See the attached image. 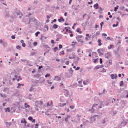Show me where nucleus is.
Masks as SVG:
<instances>
[{"mask_svg":"<svg viewBox=\"0 0 128 128\" xmlns=\"http://www.w3.org/2000/svg\"><path fill=\"white\" fill-rule=\"evenodd\" d=\"M82 37V36L81 35L79 36L76 37V39L77 41L80 42L81 43L84 42L81 39V38Z\"/></svg>","mask_w":128,"mask_h":128,"instance_id":"1","label":"nucleus"},{"mask_svg":"<svg viewBox=\"0 0 128 128\" xmlns=\"http://www.w3.org/2000/svg\"><path fill=\"white\" fill-rule=\"evenodd\" d=\"M96 116L98 117V115H95L92 117H91L90 119V123H92L93 122L95 121L96 120V118H95Z\"/></svg>","mask_w":128,"mask_h":128,"instance_id":"2","label":"nucleus"},{"mask_svg":"<svg viewBox=\"0 0 128 128\" xmlns=\"http://www.w3.org/2000/svg\"><path fill=\"white\" fill-rule=\"evenodd\" d=\"M98 104H94L92 107L93 109L95 110L96 109H98L102 108V106H98Z\"/></svg>","mask_w":128,"mask_h":128,"instance_id":"3","label":"nucleus"},{"mask_svg":"<svg viewBox=\"0 0 128 128\" xmlns=\"http://www.w3.org/2000/svg\"><path fill=\"white\" fill-rule=\"evenodd\" d=\"M14 13V14L15 15H17V16H18L19 15H20V16H19V17L20 18L21 17V16L20 15H22L21 13L19 11H16V12L15 11Z\"/></svg>","mask_w":128,"mask_h":128,"instance_id":"4","label":"nucleus"},{"mask_svg":"<svg viewBox=\"0 0 128 128\" xmlns=\"http://www.w3.org/2000/svg\"><path fill=\"white\" fill-rule=\"evenodd\" d=\"M111 53L110 52H108L105 54V57L107 59L110 58L111 56Z\"/></svg>","mask_w":128,"mask_h":128,"instance_id":"5","label":"nucleus"},{"mask_svg":"<svg viewBox=\"0 0 128 128\" xmlns=\"http://www.w3.org/2000/svg\"><path fill=\"white\" fill-rule=\"evenodd\" d=\"M76 116L77 118V120H74V121L76 123L79 122L80 120V118L81 117V116H80L78 114H77Z\"/></svg>","mask_w":128,"mask_h":128,"instance_id":"6","label":"nucleus"},{"mask_svg":"<svg viewBox=\"0 0 128 128\" xmlns=\"http://www.w3.org/2000/svg\"><path fill=\"white\" fill-rule=\"evenodd\" d=\"M110 76L111 77L112 79H113L114 78L116 79V78L117 77V76L116 74H112L110 75Z\"/></svg>","mask_w":128,"mask_h":128,"instance_id":"7","label":"nucleus"},{"mask_svg":"<svg viewBox=\"0 0 128 128\" xmlns=\"http://www.w3.org/2000/svg\"><path fill=\"white\" fill-rule=\"evenodd\" d=\"M4 124L6 125V127L8 128H9V126L11 124V122H5Z\"/></svg>","mask_w":128,"mask_h":128,"instance_id":"8","label":"nucleus"},{"mask_svg":"<svg viewBox=\"0 0 128 128\" xmlns=\"http://www.w3.org/2000/svg\"><path fill=\"white\" fill-rule=\"evenodd\" d=\"M64 90V95L66 96H68L69 94V91L67 90Z\"/></svg>","mask_w":128,"mask_h":128,"instance_id":"9","label":"nucleus"},{"mask_svg":"<svg viewBox=\"0 0 128 128\" xmlns=\"http://www.w3.org/2000/svg\"><path fill=\"white\" fill-rule=\"evenodd\" d=\"M43 104V102L41 101H36V106L38 105V104L39 105H41L42 104Z\"/></svg>","mask_w":128,"mask_h":128,"instance_id":"10","label":"nucleus"},{"mask_svg":"<svg viewBox=\"0 0 128 128\" xmlns=\"http://www.w3.org/2000/svg\"><path fill=\"white\" fill-rule=\"evenodd\" d=\"M97 42L98 43V45L99 46H101L102 45V44L101 43L102 41L100 39H98Z\"/></svg>","mask_w":128,"mask_h":128,"instance_id":"11","label":"nucleus"},{"mask_svg":"<svg viewBox=\"0 0 128 128\" xmlns=\"http://www.w3.org/2000/svg\"><path fill=\"white\" fill-rule=\"evenodd\" d=\"M18 86H17V88H20V87L21 86H23L24 85V84H20L18 83Z\"/></svg>","mask_w":128,"mask_h":128,"instance_id":"12","label":"nucleus"},{"mask_svg":"<svg viewBox=\"0 0 128 128\" xmlns=\"http://www.w3.org/2000/svg\"><path fill=\"white\" fill-rule=\"evenodd\" d=\"M21 122L22 123H24L25 125H26V124L27 123L26 122V121L25 119L24 118H22V119Z\"/></svg>","mask_w":128,"mask_h":128,"instance_id":"13","label":"nucleus"},{"mask_svg":"<svg viewBox=\"0 0 128 128\" xmlns=\"http://www.w3.org/2000/svg\"><path fill=\"white\" fill-rule=\"evenodd\" d=\"M66 104V103L63 104H61V103H60L58 104V106L60 107H62L65 106Z\"/></svg>","mask_w":128,"mask_h":128,"instance_id":"14","label":"nucleus"},{"mask_svg":"<svg viewBox=\"0 0 128 128\" xmlns=\"http://www.w3.org/2000/svg\"><path fill=\"white\" fill-rule=\"evenodd\" d=\"M88 80H86L84 81L83 82V84L84 85H86L88 84Z\"/></svg>","mask_w":128,"mask_h":128,"instance_id":"15","label":"nucleus"},{"mask_svg":"<svg viewBox=\"0 0 128 128\" xmlns=\"http://www.w3.org/2000/svg\"><path fill=\"white\" fill-rule=\"evenodd\" d=\"M58 20V21L60 22L61 21L64 22V19L62 17H60V18Z\"/></svg>","mask_w":128,"mask_h":128,"instance_id":"16","label":"nucleus"},{"mask_svg":"<svg viewBox=\"0 0 128 128\" xmlns=\"http://www.w3.org/2000/svg\"><path fill=\"white\" fill-rule=\"evenodd\" d=\"M94 8H96V9H98V4L97 3H96L94 4Z\"/></svg>","mask_w":128,"mask_h":128,"instance_id":"17","label":"nucleus"},{"mask_svg":"<svg viewBox=\"0 0 128 128\" xmlns=\"http://www.w3.org/2000/svg\"><path fill=\"white\" fill-rule=\"evenodd\" d=\"M77 42H72V44H71V46H72L73 47H74L75 45V44H76Z\"/></svg>","mask_w":128,"mask_h":128,"instance_id":"18","label":"nucleus"},{"mask_svg":"<svg viewBox=\"0 0 128 128\" xmlns=\"http://www.w3.org/2000/svg\"><path fill=\"white\" fill-rule=\"evenodd\" d=\"M76 32H78L80 34H81L82 33V32L80 30V29L79 28H78L76 29Z\"/></svg>","mask_w":128,"mask_h":128,"instance_id":"19","label":"nucleus"},{"mask_svg":"<svg viewBox=\"0 0 128 128\" xmlns=\"http://www.w3.org/2000/svg\"><path fill=\"white\" fill-rule=\"evenodd\" d=\"M92 60H93V62L94 63H96L98 62V59L97 58L96 59H93Z\"/></svg>","mask_w":128,"mask_h":128,"instance_id":"20","label":"nucleus"},{"mask_svg":"<svg viewBox=\"0 0 128 128\" xmlns=\"http://www.w3.org/2000/svg\"><path fill=\"white\" fill-rule=\"evenodd\" d=\"M70 117V115H68L67 116L66 118L65 119V120L66 122H68V118H69Z\"/></svg>","mask_w":128,"mask_h":128,"instance_id":"21","label":"nucleus"},{"mask_svg":"<svg viewBox=\"0 0 128 128\" xmlns=\"http://www.w3.org/2000/svg\"><path fill=\"white\" fill-rule=\"evenodd\" d=\"M24 106L26 108H29L30 107V106L29 105L27 104L26 103H24Z\"/></svg>","mask_w":128,"mask_h":128,"instance_id":"22","label":"nucleus"},{"mask_svg":"<svg viewBox=\"0 0 128 128\" xmlns=\"http://www.w3.org/2000/svg\"><path fill=\"white\" fill-rule=\"evenodd\" d=\"M114 47L113 45L111 44L110 45V46H108V49H110L111 48H113Z\"/></svg>","mask_w":128,"mask_h":128,"instance_id":"23","label":"nucleus"},{"mask_svg":"<svg viewBox=\"0 0 128 128\" xmlns=\"http://www.w3.org/2000/svg\"><path fill=\"white\" fill-rule=\"evenodd\" d=\"M58 27V26L56 24H54L53 25V27L54 28H56Z\"/></svg>","mask_w":128,"mask_h":128,"instance_id":"24","label":"nucleus"},{"mask_svg":"<svg viewBox=\"0 0 128 128\" xmlns=\"http://www.w3.org/2000/svg\"><path fill=\"white\" fill-rule=\"evenodd\" d=\"M58 48L57 47H55L53 49L54 51V52H56L58 50Z\"/></svg>","mask_w":128,"mask_h":128,"instance_id":"25","label":"nucleus"},{"mask_svg":"<svg viewBox=\"0 0 128 128\" xmlns=\"http://www.w3.org/2000/svg\"><path fill=\"white\" fill-rule=\"evenodd\" d=\"M7 43L6 42H4L2 44L4 46H6L7 45Z\"/></svg>","mask_w":128,"mask_h":128,"instance_id":"26","label":"nucleus"},{"mask_svg":"<svg viewBox=\"0 0 128 128\" xmlns=\"http://www.w3.org/2000/svg\"><path fill=\"white\" fill-rule=\"evenodd\" d=\"M21 48V46H16V48L18 50H20Z\"/></svg>","mask_w":128,"mask_h":128,"instance_id":"27","label":"nucleus"},{"mask_svg":"<svg viewBox=\"0 0 128 128\" xmlns=\"http://www.w3.org/2000/svg\"><path fill=\"white\" fill-rule=\"evenodd\" d=\"M62 53L61 52H60L59 53V54L60 55H61V54H62L63 55H64V51L63 50H62Z\"/></svg>","mask_w":128,"mask_h":128,"instance_id":"28","label":"nucleus"},{"mask_svg":"<svg viewBox=\"0 0 128 128\" xmlns=\"http://www.w3.org/2000/svg\"><path fill=\"white\" fill-rule=\"evenodd\" d=\"M40 33V32H36L35 34V35H36V37H37L38 36V34H39Z\"/></svg>","mask_w":128,"mask_h":128,"instance_id":"29","label":"nucleus"},{"mask_svg":"<svg viewBox=\"0 0 128 128\" xmlns=\"http://www.w3.org/2000/svg\"><path fill=\"white\" fill-rule=\"evenodd\" d=\"M100 66H96L95 68L96 69H98L99 68H100Z\"/></svg>","mask_w":128,"mask_h":128,"instance_id":"30","label":"nucleus"},{"mask_svg":"<svg viewBox=\"0 0 128 128\" xmlns=\"http://www.w3.org/2000/svg\"><path fill=\"white\" fill-rule=\"evenodd\" d=\"M100 34V32L99 31L97 32L96 33V36L99 35Z\"/></svg>","mask_w":128,"mask_h":128,"instance_id":"31","label":"nucleus"},{"mask_svg":"<svg viewBox=\"0 0 128 128\" xmlns=\"http://www.w3.org/2000/svg\"><path fill=\"white\" fill-rule=\"evenodd\" d=\"M28 119L30 120H32V118L31 116H29L28 118Z\"/></svg>","mask_w":128,"mask_h":128,"instance_id":"32","label":"nucleus"},{"mask_svg":"<svg viewBox=\"0 0 128 128\" xmlns=\"http://www.w3.org/2000/svg\"><path fill=\"white\" fill-rule=\"evenodd\" d=\"M50 76V74H47L45 76V77L46 78H47L49 76Z\"/></svg>","mask_w":128,"mask_h":128,"instance_id":"33","label":"nucleus"},{"mask_svg":"<svg viewBox=\"0 0 128 128\" xmlns=\"http://www.w3.org/2000/svg\"><path fill=\"white\" fill-rule=\"evenodd\" d=\"M44 28L46 29L47 30H48V26H47V25H45L44 26Z\"/></svg>","mask_w":128,"mask_h":128,"instance_id":"34","label":"nucleus"},{"mask_svg":"<svg viewBox=\"0 0 128 128\" xmlns=\"http://www.w3.org/2000/svg\"><path fill=\"white\" fill-rule=\"evenodd\" d=\"M38 43L36 42H35L33 43V45L34 46H36L37 45Z\"/></svg>","mask_w":128,"mask_h":128,"instance_id":"35","label":"nucleus"},{"mask_svg":"<svg viewBox=\"0 0 128 128\" xmlns=\"http://www.w3.org/2000/svg\"><path fill=\"white\" fill-rule=\"evenodd\" d=\"M102 10L101 7H100L99 8V12H101Z\"/></svg>","mask_w":128,"mask_h":128,"instance_id":"36","label":"nucleus"},{"mask_svg":"<svg viewBox=\"0 0 128 128\" xmlns=\"http://www.w3.org/2000/svg\"><path fill=\"white\" fill-rule=\"evenodd\" d=\"M8 111V112H10V110H9V108H7L6 110V112H7Z\"/></svg>","mask_w":128,"mask_h":128,"instance_id":"37","label":"nucleus"},{"mask_svg":"<svg viewBox=\"0 0 128 128\" xmlns=\"http://www.w3.org/2000/svg\"><path fill=\"white\" fill-rule=\"evenodd\" d=\"M51 103L50 104V106H53V104H52V100H51Z\"/></svg>","mask_w":128,"mask_h":128,"instance_id":"38","label":"nucleus"},{"mask_svg":"<svg viewBox=\"0 0 128 128\" xmlns=\"http://www.w3.org/2000/svg\"><path fill=\"white\" fill-rule=\"evenodd\" d=\"M11 38L12 39H14L15 38V36L14 35H12L11 36Z\"/></svg>","mask_w":128,"mask_h":128,"instance_id":"39","label":"nucleus"},{"mask_svg":"<svg viewBox=\"0 0 128 128\" xmlns=\"http://www.w3.org/2000/svg\"><path fill=\"white\" fill-rule=\"evenodd\" d=\"M69 61H67L66 62L65 64L67 65H68L69 64Z\"/></svg>","mask_w":128,"mask_h":128,"instance_id":"40","label":"nucleus"},{"mask_svg":"<svg viewBox=\"0 0 128 128\" xmlns=\"http://www.w3.org/2000/svg\"><path fill=\"white\" fill-rule=\"evenodd\" d=\"M46 82L49 84H52V82H49V80H47Z\"/></svg>","mask_w":128,"mask_h":128,"instance_id":"41","label":"nucleus"},{"mask_svg":"<svg viewBox=\"0 0 128 128\" xmlns=\"http://www.w3.org/2000/svg\"><path fill=\"white\" fill-rule=\"evenodd\" d=\"M102 36H107V34L105 33H103L102 34Z\"/></svg>","mask_w":128,"mask_h":128,"instance_id":"42","label":"nucleus"},{"mask_svg":"<svg viewBox=\"0 0 128 128\" xmlns=\"http://www.w3.org/2000/svg\"><path fill=\"white\" fill-rule=\"evenodd\" d=\"M100 64H102V59L101 58H100Z\"/></svg>","mask_w":128,"mask_h":128,"instance_id":"43","label":"nucleus"},{"mask_svg":"<svg viewBox=\"0 0 128 128\" xmlns=\"http://www.w3.org/2000/svg\"><path fill=\"white\" fill-rule=\"evenodd\" d=\"M91 2H88V4H90L92 3V0H90Z\"/></svg>","mask_w":128,"mask_h":128,"instance_id":"44","label":"nucleus"},{"mask_svg":"<svg viewBox=\"0 0 128 128\" xmlns=\"http://www.w3.org/2000/svg\"><path fill=\"white\" fill-rule=\"evenodd\" d=\"M62 46L61 44H60L59 45V48H62Z\"/></svg>","mask_w":128,"mask_h":128,"instance_id":"45","label":"nucleus"},{"mask_svg":"<svg viewBox=\"0 0 128 128\" xmlns=\"http://www.w3.org/2000/svg\"><path fill=\"white\" fill-rule=\"evenodd\" d=\"M106 91V90L105 89H104L103 90V92L102 93H99V95H100V94H102L103 92H104Z\"/></svg>","mask_w":128,"mask_h":128,"instance_id":"46","label":"nucleus"},{"mask_svg":"<svg viewBox=\"0 0 128 128\" xmlns=\"http://www.w3.org/2000/svg\"><path fill=\"white\" fill-rule=\"evenodd\" d=\"M22 45L23 47H24L26 46V44L24 43H23L22 44Z\"/></svg>","mask_w":128,"mask_h":128,"instance_id":"47","label":"nucleus"},{"mask_svg":"<svg viewBox=\"0 0 128 128\" xmlns=\"http://www.w3.org/2000/svg\"><path fill=\"white\" fill-rule=\"evenodd\" d=\"M104 24V22H101V23L100 24V25L101 26V28H102V24Z\"/></svg>","mask_w":128,"mask_h":128,"instance_id":"48","label":"nucleus"},{"mask_svg":"<svg viewBox=\"0 0 128 128\" xmlns=\"http://www.w3.org/2000/svg\"><path fill=\"white\" fill-rule=\"evenodd\" d=\"M106 39L108 40H111L110 38L109 37H108L106 38Z\"/></svg>","mask_w":128,"mask_h":128,"instance_id":"49","label":"nucleus"},{"mask_svg":"<svg viewBox=\"0 0 128 128\" xmlns=\"http://www.w3.org/2000/svg\"><path fill=\"white\" fill-rule=\"evenodd\" d=\"M105 122V121L104 120H103L102 122V124H104Z\"/></svg>","mask_w":128,"mask_h":128,"instance_id":"50","label":"nucleus"},{"mask_svg":"<svg viewBox=\"0 0 128 128\" xmlns=\"http://www.w3.org/2000/svg\"><path fill=\"white\" fill-rule=\"evenodd\" d=\"M70 108H71L73 109L74 108V106H70Z\"/></svg>","mask_w":128,"mask_h":128,"instance_id":"51","label":"nucleus"},{"mask_svg":"<svg viewBox=\"0 0 128 128\" xmlns=\"http://www.w3.org/2000/svg\"><path fill=\"white\" fill-rule=\"evenodd\" d=\"M35 126H36L35 128H38V124H35Z\"/></svg>","mask_w":128,"mask_h":128,"instance_id":"52","label":"nucleus"},{"mask_svg":"<svg viewBox=\"0 0 128 128\" xmlns=\"http://www.w3.org/2000/svg\"><path fill=\"white\" fill-rule=\"evenodd\" d=\"M51 42L52 44H54V41L53 40H52L51 41Z\"/></svg>","mask_w":128,"mask_h":128,"instance_id":"53","label":"nucleus"},{"mask_svg":"<svg viewBox=\"0 0 128 128\" xmlns=\"http://www.w3.org/2000/svg\"><path fill=\"white\" fill-rule=\"evenodd\" d=\"M88 52L89 53H90L92 52V50L91 49H90L88 50Z\"/></svg>","mask_w":128,"mask_h":128,"instance_id":"54","label":"nucleus"},{"mask_svg":"<svg viewBox=\"0 0 128 128\" xmlns=\"http://www.w3.org/2000/svg\"><path fill=\"white\" fill-rule=\"evenodd\" d=\"M118 26L117 24H114L112 26L114 27L115 26Z\"/></svg>","mask_w":128,"mask_h":128,"instance_id":"55","label":"nucleus"},{"mask_svg":"<svg viewBox=\"0 0 128 128\" xmlns=\"http://www.w3.org/2000/svg\"><path fill=\"white\" fill-rule=\"evenodd\" d=\"M117 8L116 7H115L114 8V11H116V10H117Z\"/></svg>","mask_w":128,"mask_h":128,"instance_id":"56","label":"nucleus"},{"mask_svg":"<svg viewBox=\"0 0 128 128\" xmlns=\"http://www.w3.org/2000/svg\"><path fill=\"white\" fill-rule=\"evenodd\" d=\"M47 106H50V104H49V102H47Z\"/></svg>","mask_w":128,"mask_h":128,"instance_id":"57","label":"nucleus"},{"mask_svg":"<svg viewBox=\"0 0 128 128\" xmlns=\"http://www.w3.org/2000/svg\"><path fill=\"white\" fill-rule=\"evenodd\" d=\"M80 69V67H78L76 69V70H79Z\"/></svg>","mask_w":128,"mask_h":128,"instance_id":"58","label":"nucleus"},{"mask_svg":"<svg viewBox=\"0 0 128 128\" xmlns=\"http://www.w3.org/2000/svg\"><path fill=\"white\" fill-rule=\"evenodd\" d=\"M113 100H114V101H113V100H112V103H113V102H114V101H115V100H116L115 99H114V98H113Z\"/></svg>","mask_w":128,"mask_h":128,"instance_id":"59","label":"nucleus"},{"mask_svg":"<svg viewBox=\"0 0 128 128\" xmlns=\"http://www.w3.org/2000/svg\"><path fill=\"white\" fill-rule=\"evenodd\" d=\"M80 49H78L77 51V52L78 53L80 51Z\"/></svg>","mask_w":128,"mask_h":128,"instance_id":"60","label":"nucleus"},{"mask_svg":"<svg viewBox=\"0 0 128 128\" xmlns=\"http://www.w3.org/2000/svg\"><path fill=\"white\" fill-rule=\"evenodd\" d=\"M72 0H70L69 2V4H71V2H72Z\"/></svg>","mask_w":128,"mask_h":128,"instance_id":"61","label":"nucleus"},{"mask_svg":"<svg viewBox=\"0 0 128 128\" xmlns=\"http://www.w3.org/2000/svg\"><path fill=\"white\" fill-rule=\"evenodd\" d=\"M42 68V66H39L38 68V69H41V68Z\"/></svg>","mask_w":128,"mask_h":128,"instance_id":"62","label":"nucleus"},{"mask_svg":"<svg viewBox=\"0 0 128 128\" xmlns=\"http://www.w3.org/2000/svg\"><path fill=\"white\" fill-rule=\"evenodd\" d=\"M85 39L86 40H88V38L87 37H86Z\"/></svg>","mask_w":128,"mask_h":128,"instance_id":"63","label":"nucleus"},{"mask_svg":"<svg viewBox=\"0 0 128 128\" xmlns=\"http://www.w3.org/2000/svg\"><path fill=\"white\" fill-rule=\"evenodd\" d=\"M68 32L69 33H72V32L70 30H68Z\"/></svg>","mask_w":128,"mask_h":128,"instance_id":"64","label":"nucleus"}]
</instances>
